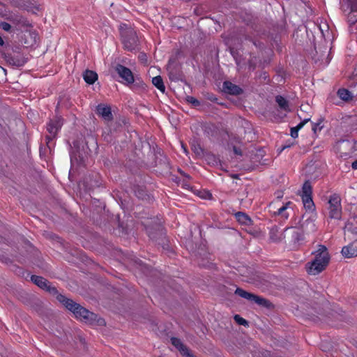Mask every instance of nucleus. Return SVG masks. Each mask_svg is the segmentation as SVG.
I'll use <instances>...</instances> for the list:
<instances>
[{"label":"nucleus","mask_w":357,"mask_h":357,"mask_svg":"<svg viewBox=\"0 0 357 357\" xmlns=\"http://www.w3.org/2000/svg\"><path fill=\"white\" fill-rule=\"evenodd\" d=\"M313 255H314V259L306 264L305 268L308 274L316 275L326 268L330 257L326 248L324 245H319Z\"/></svg>","instance_id":"1"},{"label":"nucleus","mask_w":357,"mask_h":357,"mask_svg":"<svg viewBox=\"0 0 357 357\" xmlns=\"http://www.w3.org/2000/svg\"><path fill=\"white\" fill-rule=\"evenodd\" d=\"M57 300L61 303L67 309L71 311L75 317L85 322L90 321L95 318V314L72 300L66 298L61 294L57 295Z\"/></svg>","instance_id":"2"},{"label":"nucleus","mask_w":357,"mask_h":357,"mask_svg":"<svg viewBox=\"0 0 357 357\" xmlns=\"http://www.w3.org/2000/svg\"><path fill=\"white\" fill-rule=\"evenodd\" d=\"M121 40L123 48L127 51L132 52L138 48L139 42L136 33L132 29L123 31L121 33Z\"/></svg>","instance_id":"3"},{"label":"nucleus","mask_w":357,"mask_h":357,"mask_svg":"<svg viewBox=\"0 0 357 357\" xmlns=\"http://www.w3.org/2000/svg\"><path fill=\"white\" fill-rule=\"evenodd\" d=\"M7 20L13 25L14 31H22L23 29L32 27V24L27 17L19 13L10 15Z\"/></svg>","instance_id":"4"},{"label":"nucleus","mask_w":357,"mask_h":357,"mask_svg":"<svg viewBox=\"0 0 357 357\" xmlns=\"http://www.w3.org/2000/svg\"><path fill=\"white\" fill-rule=\"evenodd\" d=\"M341 200L338 195H333L328 200V213L331 218L340 219L342 214Z\"/></svg>","instance_id":"5"},{"label":"nucleus","mask_w":357,"mask_h":357,"mask_svg":"<svg viewBox=\"0 0 357 357\" xmlns=\"http://www.w3.org/2000/svg\"><path fill=\"white\" fill-rule=\"evenodd\" d=\"M62 124V119L59 116H56L54 119L50 121L47 126V130L50 134V136L47 137L48 140L54 138L56 135L59 130L61 128ZM49 142L50 141H48L47 144H49Z\"/></svg>","instance_id":"6"},{"label":"nucleus","mask_w":357,"mask_h":357,"mask_svg":"<svg viewBox=\"0 0 357 357\" xmlns=\"http://www.w3.org/2000/svg\"><path fill=\"white\" fill-rule=\"evenodd\" d=\"M235 293L239 296L244 298L248 301H252L255 303H257L260 305L266 306L268 305V301L264 298L257 296L255 294H250L244 291L242 289H236Z\"/></svg>","instance_id":"7"},{"label":"nucleus","mask_w":357,"mask_h":357,"mask_svg":"<svg viewBox=\"0 0 357 357\" xmlns=\"http://www.w3.org/2000/svg\"><path fill=\"white\" fill-rule=\"evenodd\" d=\"M352 146V144L348 140H342L337 142L334 149L340 157H347L350 155Z\"/></svg>","instance_id":"8"},{"label":"nucleus","mask_w":357,"mask_h":357,"mask_svg":"<svg viewBox=\"0 0 357 357\" xmlns=\"http://www.w3.org/2000/svg\"><path fill=\"white\" fill-rule=\"evenodd\" d=\"M31 279L34 284H36L41 289H45L52 294H56L57 292L56 288L54 287H52L50 283L42 277L38 275H32Z\"/></svg>","instance_id":"9"},{"label":"nucleus","mask_w":357,"mask_h":357,"mask_svg":"<svg viewBox=\"0 0 357 357\" xmlns=\"http://www.w3.org/2000/svg\"><path fill=\"white\" fill-rule=\"evenodd\" d=\"M6 61L13 66L22 67L27 62V59L22 54H9L6 56Z\"/></svg>","instance_id":"10"},{"label":"nucleus","mask_w":357,"mask_h":357,"mask_svg":"<svg viewBox=\"0 0 357 357\" xmlns=\"http://www.w3.org/2000/svg\"><path fill=\"white\" fill-rule=\"evenodd\" d=\"M119 76L128 84L134 82V76L132 71L127 67L118 65L116 68Z\"/></svg>","instance_id":"11"},{"label":"nucleus","mask_w":357,"mask_h":357,"mask_svg":"<svg viewBox=\"0 0 357 357\" xmlns=\"http://www.w3.org/2000/svg\"><path fill=\"white\" fill-rule=\"evenodd\" d=\"M167 70L168 71V75L171 80L176 81L178 80L181 77V71L180 68L177 66V64L170 59L169 61Z\"/></svg>","instance_id":"12"},{"label":"nucleus","mask_w":357,"mask_h":357,"mask_svg":"<svg viewBox=\"0 0 357 357\" xmlns=\"http://www.w3.org/2000/svg\"><path fill=\"white\" fill-rule=\"evenodd\" d=\"M341 253L346 258L357 257V239L344 246L342 248Z\"/></svg>","instance_id":"13"},{"label":"nucleus","mask_w":357,"mask_h":357,"mask_svg":"<svg viewBox=\"0 0 357 357\" xmlns=\"http://www.w3.org/2000/svg\"><path fill=\"white\" fill-rule=\"evenodd\" d=\"M97 114L101 116L105 121H111L112 119V114L111 108L106 105H99L96 108Z\"/></svg>","instance_id":"14"},{"label":"nucleus","mask_w":357,"mask_h":357,"mask_svg":"<svg viewBox=\"0 0 357 357\" xmlns=\"http://www.w3.org/2000/svg\"><path fill=\"white\" fill-rule=\"evenodd\" d=\"M302 231L307 234L314 232L316 230V225L312 218H307L301 223Z\"/></svg>","instance_id":"15"},{"label":"nucleus","mask_w":357,"mask_h":357,"mask_svg":"<svg viewBox=\"0 0 357 357\" xmlns=\"http://www.w3.org/2000/svg\"><path fill=\"white\" fill-rule=\"evenodd\" d=\"M84 81L89 84H93L98 79V74L93 70H86L83 73Z\"/></svg>","instance_id":"16"},{"label":"nucleus","mask_w":357,"mask_h":357,"mask_svg":"<svg viewBox=\"0 0 357 357\" xmlns=\"http://www.w3.org/2000/svg\"><path fill=\"white\" fill-rule=\"evenodd\" d=\"M275 101L281 109L284 110V112L291 111L289 102L285 98L281 96H278L275 98Z\"/></svg>","instance_id":"17"},{"label":"nucleus","mask_w":357,"mask_h":357,"mask_svg":"<svg viewBox=\"0 0 357 357\" xmlns=\"http://www.w3.org/2000/svg\"><path fill=\"white\" fill-rule=\"evenodd\" d=\"M337 96L344 101L352 100L354 96L351 91H334Z\"/></svg>","instance_id":"18"},{"label":"nucleus","mask_w":357,"mask_h":357,"mask_svg":"<svg viewBox=\"0 0 357 357\" xmlns=\"http://www.w3.org/2000/svg\"><path fill=\"white\" fill-rule=\"evenodd\" d=\"M290 233L294 243H299L303 240V232L301 231L298 229L292 228L290 229Z\"/></svg>","instance_id":"19"},{"label":"nucleus","mask_w":357,"mask_h":357,"mask_svg":"<svg viewBox=\"0 0 357 357\" xmlns=\"http://www.w3.org/2000/svg\"><path fill=\"white\" fill-rule=\"evenodd\" d=\"M236 218L242 225H248L251 223V219L244 213L238 212L236 213Z\"/></svg>","instance_id":"20"},{"label":"nucleus","mask_w":357,"mask_h":357,"mask_svg":"<svg viewBox=\"0 0 357 357\" xmlns=\"http://www.w3.org/2000/svg\"><path fill=\"white\" fill-rule=\"evenodd\" d=\"M291 203L288 202L285 205L281 206L278 208L277 212H275V215H280L283 219H287L289 217V213L287 212V210L289 208Z\"/></svg>","instance_id":"21"},{"label":"nucleus","mask_w":357,"mask_h":357,"mask_svg":"<svg viewBox=\"0 0 357 357\" xmlns=\"http://www.w3.org/2000/svg\"><path fill=\"white\" fill-rule=\"evenodd\" d=\"M301 197L304 207L309 211L313 210L314 205L312 196H301Z\"/></svg>","instance_id":"22"},{"label":"nucleus","mask_w":357,"mask_h":357,"mask_svg":"<svg viewBox=\"0 0 357 357\" xmlns=\"http://www.w3.org/2000/svg\"><path fill=\"white\" fill-rule=\"evenodd\" d=\"M152 83L158 89H165V86L161 76L158 75L153 77Z\"/></svg>","instance_id":"23"},{"label":"nucleus","mask_w":357,"mask_h":357,"mask_svg":"<svg viewBox=\"0 0 357 357\" xmlns=\"http://www.w3.org/2000/svg\"><path fill=\"white\" fill-rule=\"evenodd\" d=\"M301 196H312V187L309 182L303 184Z\"/></svg>","instance_id":"24"},{"label":"nucleus","mask_w":357,"mask_h":357,"mask_svg":"<svg viewBox=\"0 0 357 357\" xmlns=\"http://www.w3.org/2000/svg\"><path fill=\"white\" fill-rule=\"evenodd\" d=\"M245 39L246 40H249L250 42H251L257 49L259 50H262L264 48V43L259 41V40H255V39H252L251 37L250 36H246L245 38Z\"/></svg>","instance_id":"25"},{"label":"nucleus","mask_w":357,"mask_h":357,"mask_svg":"<svg viewBox=\"0 0 357 357\" xmlns=\"http://www.w3.org/2000/svg\"><path fill=\"white\" fill-rule=\"evenodd\" d=\"M0 28L6 32L14 31L11 24L6 22H0Z\"/></svg>","instance_id":"26"},{"label":"nucleus","mask_w":357,"mask_h":357,"mask_svg":"<svg viewBox=\"0 0 357 357\" xmlns=\"http://www.w3.org/2000/svg\"><path fill=\"white\" fill-rule=\"evenodd\" d=\"M222 89H241L239 86L232 84L231 82L225 81L223 83Z\"/></svg>","instance_id":"27"},{"label":"nucleus","mask_w":357,"mask_h":357,"mask_svg":"<svg viewBox=\"0 0 357 357\" xmlns=\"http://www.w3.org/2000/svg\"><path fill=\"white\" fill-rule=\"evenodd\" d=\"M234 320L240 325L245 326L248 324L247 321L239 315H235Z\"/></svg>","instance_id":"28"},{"label":"nucleus","mask_w":357,"mask_h":357,"mask_svg":"<svg viewBox=\"0 0 357 357\" xmlns=\"http://www.w3.org/2000/svg\"><path fill=\"white\" fill-rule=\"evenodd\" d=\"M349 6L351 13L357 12V0H349Z\"/></svg>","instance_id":"29"},{"label":"nucleus","mask_w":357,"mask_h":357,"mask_svg":"<svg viewBox=\"0 0 357 357\" xmlns=\"http://www.w3.org/2000/svg\"><path fill=\"white\" fill-rule=\"evenodd\" d=\"M348 22L351 25H354L357 22V15L350 13L348 15Z\"/></svg>","instance_id":"30"},{"label":"nucleus","mask_w":357,"mask_h":357,"mask_svg":"<svg viewBox=\"0 0 357 357\" xmlns=\"http://www.w3.org/2000/svg\"><path fill=\"white\" fill-rule=\"evenodd\" d=\"M30 10L33 13L40 11L41 10L40 5L37 3H31L30 6Z\"/></svg>","instance_id":"31"},{"label":"nucleus","mask_w":357,"mask_h":357,"mask_svg":"<svg viewBox=\"0 0 357 357\" xmlns=\"http://www.w3.org/2000/svg\"><path fill=\"white\" fill-rule=\"evenodd\" d=\"M310 120V119H304L303 121H301L300 123H298L296 127H294L297 131H298L299 130H301L303 126L307 123L308 122V121Z\"/></svg>","instance_id":"32"},{"label":"nucleus","mask_w":357,"mask_h":357,"mask_svg":"<svg viewBox=\"0 0 357 357\" xmlns=\"http://www.w3.org/2000/svg\"><path fill=\"white\" fill-rule=\"evenodd\" d=\"M187 100H188V102L192 103L195 106L197 105L198 103H199L198 101L195 98H193V97L188 96L187 98Z\"/></svg>","instance_id":"33"},{"label":"nucleus","mask_w":357,"mask_h":357,"mask_svg":"<svg viewBox=\"0 0 357 357\" xmlns=\"http://www.w3.org/2000/svg\"><path fill=\"white\" fill-rule=\"evenodd\" d=\"M298 131L296 130V129L294 127V128H291V136L293 137V138H296L298 137Z\"/></svg>","instance_id":"34"},{"label":"nucleus","mask_w":357,"mask_h":357,"mask_svg":"<svg viewBox=\"0 0 357 357\" xmlns=\"http://www.w3.org/2000/svg\"><path fill=\"white\" fill-rule=\"evenodd\" d=\"M255 68V63H252V61H249L248 62V70H253Z\"/></svg>","instance_id":"35"},{"label":"nucleus","mask_w":357,"mask_h":357,"mask_svg":"<svg viewBox=\"0 0 357 357\" xmlns=\"http://www.w3.org/2000/svg\"><path fill=\"white\" fill-rule=\"evenodd\" d=\"M6 43L3 38L0 35V47H5Z\"/></svg>","instance_id":"36"},{"label":"nucleus","mask_w":357,"mask_h":357,"mask_svg":"<svg viewBox=\"0 0 357 357\" xmlns=\"http://www.w3.org/2000/svg\"><path fill=\"white\" fill-rule=\"evenodd\" d=\"M229 91V94H231V95H238V94H240V92L241 91L236 90V91Z\"/></svg>","instance_id":"37"},{"label":"nucleus","mask_w":357,"mask_h":357,"mask_svg":"<svg viewBox=\"0 0 357 357\" xmlns=\"http://www.w3.org/2000/svg\"><path fill=\"white\" fill-rule=\"evenodd\" d=\"M351 167L354 169H357V160L352 162Z\"/></svg>","instance_id":"38"},{"label":"nucleus","mask_w":357,"mask_h":357,"mask_svg":"<svg viewBox=\"0 0 357 357\" xmlns=\"http://www.w3.org/2000/svg\"><path fill=\"white\" fill-rule=\"evenodd\" d=\"M181 147H182V149H183V152H184V153H187V149H186V148H185L183 144L181 145Z\"/></svg>","instance_id":"39"},{"label":"nucleus","mask_w":357,"mask_h":357,"mask_svg":"<svg viewBox=\"0 0 357 357\" xmlns=\"http://www.w3.org/2000/svg\"><path fill=\"white\" fill-rule=\"evenodd\" d=\"M234 151L236 153V154H240V153L237 151V149H236L235 146H234Z\"/></svg>","instance_id":"40"},{"label":"nucleus","mask_w":357,"mask_h":357,"mask_svg":"<svg viewBox=\"0 0 357 357\" xmlns=\"http://www.w3.org/2000/svg\"><path fill=\"white\" fill-rule=\"evenodd\" d=\"M236 64H237V66H238L241 67V64H240V62H238L237 60H236Z\"/></svg>","instance_id":"41"},{"label":"nucleus","mask_w":357,"mask_h":357,"mask_svg":"<svg viewBox=\"0 0 357 357\" xmlns=\"http://www.w3.org/2000/svg\"><path fill=\"white\" fill-rule=\"evenodd\" d=\"M195 151H197V153H199V151L197 149H195Z\"/></svg>","instance_id":"42"}]
</instances>
